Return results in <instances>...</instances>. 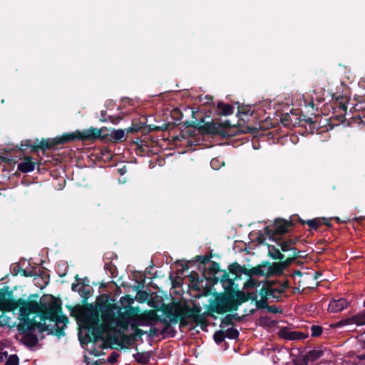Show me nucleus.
<instances>
[{"mask_svg":"<svg viewBox=\"0 0 365 365\" xmlns=\"http://www.w3.org/2000/svg\"><path fill=\"white\" fill-rule=\"evenodd\" d=\"M101 133V130L91 127L82 131L76 130L71 133H63L62 135L53 138H42L40 142L38 138H36L34 143H31V140H22L20 143V147L18 146V149L21 152H24L28 148H31V153L41 151L43 154H45L47 150L58 149V147L61 145L77 140H81L82 142L94 141L96 139L102 138Z\"/></svg>","mask_w":365,"mask_h":365,"instance_id":"1","label":"nucleus"},{"mask_svg":"<svg viewBox=\"0 0 365 365\" xmlns=\"http://www.w3.org/2000/svg\"><path fill=\"white\" fill-rule=\"evenodd\" d=\"M220 282L224 289L222 292H214V299H210L212 305V311L218 314H224L233 312L238 309L239 307L245 299L242 298L243 294L237 292V284L230 280L227 271L222 274Z\"/></svg>","mask_w":365,"mask_h":365,"instance_id":"2","label":"nucleus"},{"mask_svg":"<svg viewBox=\"0 0 365 365\" xmlns=\"http://www.w3.org/2000/svg\"><path fill=\"white\" fill-rule=\"evenodd\" d=\"M98 307L104 322L114 324L124 330L128 329L130 319L123 314L121 307L110 303L108 299L98 303Z\"/></svg>","mask_w":365,"mask_h":365,"instance_id":"3","label":"nucleus"},{"mask_svg":"<svg viewBox=\"0 0 365 365\" xmlns=\"http://www.w3.org/2000/svg\"><path fill=\"white\" fill-rule=\"evenodd\" d=\"M88 312L85 314L84 322L86 328L88 329V333L86 335L87 343H96L103 339V335L105 331V327L100 323L99 307L98 304L96 307L89 304Z\"/></svg>","mask_w":365,"mask_h":365,"instance_id":"4","label":"nucleus"},{"mask_svg":"<svg viewBox=\"0 0 365 365\" xmlns=\"http://www.w3.org/2000/svg\"><path fill=\"white\" fill-rule=\"evenodd\" d=\"M32 297L38 298L37 294H31L29 299H22L21 301L22 305L21 307V317H29L31 314H37L41 319V317H44L49 308V304L39 303L36 300H31Z\"/></svg>","mask_w":365,"mask_h":365,"instance_id":"5","label":"nucleus"},{"mask_svg":"<svg viewBox=\"0 0 365 365\" xmlns=\"http://www.w3.org/2000/svg\"><path fill=\"white\" fill-rule=\"evenodd\" d=\"M293 230V223L288 220L277 217L273 224L270 226L264 227V234L271 240H276L282 238V235H284Z\"/></svg>","mask_w":365,"mask_h":365,"instance_id":"6","label":"nucleus"},{"mask_svg":"<svg viewBox=\"0 0 365 365\" xmlns=\"http://www.w3.org/2000/svg\"><path fill=\"white\" fill-rule=\"evenodd\" d=\"M230 128H231V124L227 120L223 123L205 122V119L202 118L197 125V130L202 134L220 135L225 138L232 135L224 130V129Z\"/></svg>","mask_w":365,"mask_h":365,"instance_id":"7","label":"nucleus"},{"mask_svg":"<svg viewBox=\"0 0 365 365\" xmlns=\"http://www.w3.org/2000/svg\"><path fill=\"white\" fill-rule=\"evenodd\" d=\"M50 320L54 322L56 326L63 323V326L68 322V317L62 314V307L60 300L53 297L51 302L49 304V308L44 317H41V321Z\"/></svg>","mask_w":365,"mask_h":365,"instance_id":"8","label":"nucleus"},{"mask_svg":"<svg viewBox=\"0 0 365 365\" xmlns=\"http://www.w3.org/2000/svg\"><path fill=\"white\" fill-rule=\"evenodd\" d=\"M23 322L17 326L19 331L21 334H25L29 331L34 330L37 328L39 331L43 332L48 330V327L46 323L36 322L34 319H30L29 317H21Z\"/></svg>","mask_w":365,"mask_h":365,"instance_id":"9","label":"nucleus"},{"mask_svg":"<svg viewBox=\"0 0 365 365\" xmlns=\"http://www.w3.org/2000/svg\"><path fill=\"white\" fill-rule=\"evenodd\" d=\"M225 270L220 269V264L215 261H210V264L208 268H204L202 277L205 280L210 282L211 284L215 285L220 282L221 277H217L218 272H224ZM224 273H222L223 274Z\"/></svg>","mask_w":365,"mask_h":365,"instance_id":"10","label":"nucleus"},{"mask_svg":"<svg viewBox=\"0 0 365 365\" xmlns=\"http://www.w3.org/2000/svg\"><path fill=\"white\" fill-rule=\"evenodd\" d=\"M274 241L277 243V245L280 247L281 251L283 252L290 251V254L297 252V255H299L301 252V251L295 247L297 242L299 241V237L297 236L287 238L282 237Z\"/></svg>","mask_w":365,"mask_h":365,"instance_id":"11","label":"nucleus"},{"mask_svg":"<svg viewBox=\"0 0 365 365\" xmlns=\"http://www.w3.org/2000/svg\"><path fill=\"white\" fill-rule=\"evenodd\" d=\"M115 331L118 332L120 335V339H119L118 337L115 335L110 336V340L112 343L120 346L121 348L125 347L124 344L129 346L135 343V339L134 338L133 334L126 335L120 330H116Z\"/></svg>","mask_w":365,"mask_h":365,"instance_id":"12","label":"nucleus"},{"mask_svg":"<svg viewBox=\"0 0 365 365\" xmlns=\"http://www.w3.org/2000/svg\"><path fill=\"white\" fill-rule=\"evenodd\" d=\"M279 336L287 340H302L308 337L307 334L301 331H291L286 327L282 328L279 330Z\"/></svg>","mask_w":365,"mask_h":365,"instance_id":"13","label":"nucleus"},{"mask_svg":"<svg viewBox=\"0 0 365 365\" xmlns=\"http://www.w3.org/2000/svg\"><path fill=\"white\" fill-rule=\"evenodd\" d=\"M349 304V302L343 297H340L339 299H332L329 304L328 309L331 312L336 313L341 312L345 308H346Z\"/></svg>","mask_w":365,"mask_h":365,"instance_id":"14","label":"nucleus"},{"mask_svg":"<svg viewBox=\"0 0 365 365\" xmlns=\"http://www.w3.org/2000/svg\"><path fill=\"white\" fill-rule=\"evenodd\" d=\"M180 309L185 311V314L188 317L192 322L197 319L201 313L202 309L200 306L194 304L193 307H190L187 304H184L182 307H179Z\"/></svg>","mask_w":365,"mask_h":365,"instance_id":"15","label":"nucleus"},{"mask_svg":"<svg viewBox=\"0 0 365 365\" xmlns=\"http://www.w3.org/2000/svg\"><path fill=\"white\" fill-rule=\"evenodd\" d=\"M266 264V261H263L260 264H258L256 267L250 269L246 268L245 272H244V274L247 277L258 276L267 277Z\"/></svg>","mask_w":365,"mask_h":365,"instance_id":"16","label":"nucleus"},{"mask_svg":"<svg viewBox=\"0 0 365 365\" xmlns=\"http://www.w3.org/2000/svg\"><path fill=\"white\" fill-rule=\"evenodd\" d=\"M179 307H182L180 304L175 305L163 304L160 310L163 314L171 320V318L176 317L180 312Z\"/></svg>","mask_w":365,"mask_h":365,"instance_id":"17","label":"nucleus"},{"mask_svg":"<svg viewBox=\"0 0 365 365\" xmlns=\"http://www.w3.org/2000/svg\"><path fill=\"white\" fill-rule=\"evenodd\" d=\"M266 264L267 277H269L271 276H280L283 274L284 270L279 262L271 263L266 261Z\"/></svg>","mask_w":365,"mask_h":365,"instance_id":"18","label":"nucleus"},{"mask_svg":"<svg viewBox=\"0 0 365 365\" xmlns=\"http://www.w3.org/2000/svg\"><path fill=\"white\" fill-rule=\"evenodd\" d=\"M246 267L245 266L242 267L239 263L235 262L230 264L228 266V274H235V277L233 279L230 278V280H233L235 282V280H237L240 278L242 274H244V272H245Z\"/></svg>","mask_w":365,"mask_h":365,"instance_id":"19","label":"nucleus"},{"mask_svg":"<svg viewBox=\"0 0 365 365\" xmlns=\"http://www.w3.org/2000/svg\"><path fill=\"white\" fill-rule=\"evenodd\" d=\"M36 163L32 160V157H26L24 160L19 163L18 170L24 173H27L34 170Z\"/></svg>","mask_w":365,"mask_h":365,"instance_id":"20","label":"nucleus"},{"mask_svg":"<svg viewBox=\"0 0 365 365\" xmlns=\"http://www.w3.org/2000/svg\"><path fill=\"white\" fill-rule=\"evenodd\" d=\"M233 106L224 103L223 102H219L216 106V113L219 115H229L233 113Z\"/></svg>","mask_w":365,"mask_h":365,"instance_id":"21","label":"nucleus"},{"mask_svg":"<svg viewBox=\"0 0 365 365\" xmlns=\"http://www.w3.org/2000/svg\"><path fill=\"white\" fill-rule=\"evenodd\" d=\"M22 301V298H19L18 299H15L14 298H9L6 299L3 302L5 304L6 308L9 311H14L16 309H19V314L21 315V307L22 305V303H21Z\"/></svg>","mask_w":365,"mask_h":365,"instance_id":"22","label":"nucleus"},{"mask_svg":"<svg viewBox=\"0 0 365 365\" xmlns=\"http://www.w3.org/2000/svg\"><path fill=\"white\" fill-rule=\"evenodd\" d=\"M133 143L137 145L136 153L138 154L145 153L149 150L148 141L145 139H142L141 138H136L134 140H133Z\"/></svg>","mask_w":365,"mask_h":365,"instance_id":"23","label":"nucleus"},{"mask_svg":"<svg viewBox=\"0 0 365 365\" xmlns=\"http://www.w3.org/2000/svg\"><path fill=\"white\" fill-rule=\"evenodd\" d=\"M187 319H190V318L186 316V314H185V311H182L181 309H180V312L178 313L177 317H174V318H171V322L173 324H176L179 321L180 327H185L189 324Z\"/></svg>","mask_w":365,"mask_h":365,"instance_id":"24","label":"nucleus"},{"mask_svg":"<svg viewBox=\"0 0 365 365\" xmlns=\"http://www.w3.org/2000/svg\"><path fill=\"white\" fill-rule=\"evenodd\" d=\"M268 255L274 260H282L284 255L281 252V250L277 248L274 245H268Z\"/></svg>","mask_w":365,"mask_h":365,"instance_id":"25","label":"nucleus"},{"mask_svg":"<svg viewBox=\"0 0 365 365\" xmlns=\"http://www.w3.org/2000/svg\"><path fill=\"white\" fill-rule=\"evenodd\" d=\"M144 125H145L144 123H142L139 120H133L132 125L130 127L128 128L127 129H125L127 134H128L130 133H134L141 130L142 129H143L145 128Z\"/></svg>","mask_w":365,"mask_h":365,"instance_id":"26","label":"nucleus"},{"mask_svg":"<svg viewBox=\"0 0 365 365\" xmlns=\"http://www.w3.org/2000/svg\"><path fill=\"white\" fill-rule=\"evenodd\" d=\"M359 317V314L356 315H354V317L345 319H341L339 322L336 324V327H343L348 324H356V325H361V324L358 323L359 319L357 317Z\"/></svg>","mask_w":365,"mask_h":365,"instance_id":"27","label":"nucleus"},{"mask_svg":"<svg viewBox=\"0 0 365 365\" xmlns=\"http://www.w3.org/2000/svg\"><path fill=\"white\" fill-rule=\"evenodd\" d=\"M299 256V255H297V252H294V254H289V256L287 259L279 260V263L282 265V267L283 268V270L289 267L293 262L295 261V259Z\"/></svg>","mask_w":365,"mask_h":365,"instance_id":"28","label":"nucleus"},{"mask_svg":"<svg viewBox=\"0 0 365 365\" xmlns=\"http://www.w3.org/2000/svg\"><path fill=\"white\" fill-rule=\"evenodd\" d=\"M110 138L113 142L122 141L125 139V130H113L110 135Z\"/></svg>","mask_w":365,"mask_h":365,"instance_id":"29","label":"nucleus"},{"mask_svg":"<svg viewBox=\"0 0 365 365\" xmlns=\"http://www.w3.org/2000/svg\"><path fill=\"white\" fill-rule=\"evenodd\" d=\"M212 305L210 302L208 306L207 307L206 311L204 312H201L197 319H200V318H203V319H206L207 317H211L212 318L216 319L217 317L215 315V312L212 311Z\"/></svg>","mask_w":365,"mask_h":365,"instance_id":"30","label":"nucleus"},{"mask_svg":"<svg viewBox=\"0 0 365 365\" xmlns=\"http://www.w3.org/2000/svg\"><path fill=\"white\" fill-rule=\"evenodd\" d=\"M133 356L138 363L143 365L147 364L150 358V356L146 353H137Z\"/></svg>","mask_w":365,"mask_h":365,"instance_id":"31","label":"nucleus"},{"mask_svg":"<svg viewBox=\"0 0 365 365\" xmlns=\"http://www.w3.org/2000/svg\"><path fill=\"white\" fill-rule=\"evenodd\" d=\"M212 257V255H197L194 257L195 262H199L200 266L205 268V266L208 262H210V258Z\"/></svg>","mask_w":365,"mask_h":365,"instance_id":"32","label":"nucleus"},{"mask_svg":"<svg viewBox=\"0 0 365 365\" xmlns=\"http://www.w3.org/2000/svg\"><path fill=\"white\" fill-rule=\"evenodd\" d=\"M305 225H307L311 229L317 231L321 227L320 217L306 220Z\"/></svg>","mask_w":365,"mask_h":365,"instance_id":"33","label":"nucleus"},{"mask_svg":"<svg viewBox=\"0 0 365 365\" xmlns=\"http://www.w3.org/2000/svg\"><path fill=\"white\" fill-rule=\"evenodd\" d=\"M91 287H80L78 290V292L81 295V297L83 298V303H86L90 294H91Z\"/></svg>","mask_w":365,"mask_h":365,"instance_id":"34","label":"nucleus"},{"mask_svg":"<svg viewBox=\"0 0 365 365\" xmlns=\"http://www.w3.org/2000/svg\"><path fill=\"white\" fill-rule=\"evenodd\" d=\"M120 302L121 308L123 307L125 309L128 307H131V304L134 302V299L130 295L126 294L120 299Z\"/></svg>","mask_w":365,"mask_h":365,"instance_id":"35","label":"nucleus"},{"mask_svg":"<svg viewBox=\"0 0 365 365\" xmlns=\"http://www.w3.org/2000/svg\"><path fill=\"white\" fill-rule=\"evenodd\" d=\"M188 277L190 282L194 284H199L200 283L202 282L203 280L205 279L202 276V278L200 279L199 274L195 271H192L188 275Z\"/></svg>","mask_w":365,"mask_h":365,"instance_id":"36","label":"nucleus"},{"mask_svg":"<svg viewBox=\"0 0 365 365\" xmlns=\"http://www.w3.org/2000/svg\"><path fill=\"white\" fill-rule=\"evenodd\" d=\"M237 292H239L240 294H243L242 298H245V299L242 302V304L248 302L249 300L255 301V302L256 300H257V295L256 293L250 294V292H245L241 291L238 287Z\"/></svg>","mask_w":365,"mask_h":365,"instance_id":"37","label":"nucleus"},{"mask_svg":"<svg viewBox=\"0 0 365 365\" xmlns=\"http://www.w3.org/2000/svg\"><path fill=\"white\" fill-rule=\"evenodd\" d=\"M225 336L230 339H236L240 336L239 331L234 327L228 328L225 331Z\"/></svg>","mask_w":365,"mask_h":365,"instance_id":"38","label":"nucleus"},{"mask_svg":"<svg viewBox=\"0 0 365 365\" xmlns=\"http://www.w3.org/2000/svg\"><path fill=\"white\" fill-rule=\"evenodd\" d=\"M175 124L173 123H163L161 125H154L153 128H150V130H153L155 131H166L171 130L174 128Z\"/></svg>","mask_w":365,"mask_h":365,"instance_id":"39","label":"nucleus"},{"mask_svg":"<svg viewBox=\"0 0 365 365\" xmlns=\"http://www.w3.org/2000/svg\"><path fill=\"white\" fill-rule=\"evenodd\" d=\"M123 312L128 318L130 319L134 318L138 314V309L133 306L128 307L125 308V312Z\"/></svg>","mask_w":365,"mask_h":365,"instance_id":"40","label":"nucleus"},{"mask_svg":"<svg viewBox=\"0 0 365 365\" xmlns=\"http://www.w3.org/2000/svg\"><path fill=\"white\" fill-rule=\"evenodd\" d=\"M56 327H57L55 329L54 331L52 328L51 329L48 328V330H47V331H48V333L54 334L58 338L63 336L65 335V331H64L65 326H62L61 327H60L58 326H56Z\"/></svg>","mask_w":365,"mask_h":365,"instance_id":"41","label":"nucleus"},{"mask_svg":"<svg viewBox=\"0 0 365 365\" xmlns=\"http://www.w3.org/2000/svg\"><path fill=\"white\" fill-rule=\"evenodd\" d=\"M225 337L226 336L225 331H223L222 330L215 331L213 335V339L218 344L223 342L225 341Z\"/></svg>","mask_w":365,"mask_h":365,"instance_id":"42","label":"nucleus"},{"mask_svg":"<svg viewBox=\"0 0 365 365\" xmlns=\"http://www.w3.org/2000/svg\"><path fill=\"white\" fill-rule=\"evenodd\" d=\"M277 292H278L277 289H275L273 287H270L269 292H268L267 300L269 299H273L276 302L280 301L281 295L277 294Z\"/></svg>","mask_w":365,"mask_h":365,"instance_id":"43","label":"nucleus"},{"mask_svg":"<svg viewBox=\"0 0 365 365\" xmlns=\"http://www.w3.org/2000/svg\"><path fill=\"white\" fill-rule=\"evenodd\" d=\"M308 352H309V356L311 357L312 361H314L317 360L318 359L322 357L324 354V352L322 350L313 349Z\"/></svg>","mask_w":365,"mask_h":365,"instance_id":"44","label":"nucleus"},{"mask_svg":"<svg viewBox=\"0 0 365 365\" xmlns=\"http://www.w3.org/2000/svg\"><path fill=\"white\" fill-rule=\"evenodd\" d=\"M19 358L16 354H11L8 356L5 365H19Z\"/></svg>","mask_w":365,"mask_h":365,"instance_id":"45","label":"nucleus"},{"mask_svg":"<svg viewBox=\"0 0 365 365\" xmlns=\"http://www.w3.org/2000/svg\"><path fill=\"white\" fill-rule=\"evenodd\" d=\"M312 336L318 337L322 334V327L319 325H312L311 327Z\"/></svg>","mask_w":365,"mask_h":365,"instance_id":"46","label":"nucleus"},{"mask_svg":"<svg viewBox=\"0 0 365 365\" xmlns=\"http://www.w3.org/2000/svg\"><path fill=\"white\" fill-rule=\"evenodd\" d=\"M259 285L260 282L257 279L252 278L251 277H250V279L247 281V282L245 284L246 287L252 289L258 287Z\"/></svg>","mask_w":365,"mask_h":365,"instance_id":"47","label":"nucleus"},{"mask_svg":"<svg viewBox=\"0 0 365 365\" xmlns=\"http://www.w3.org/2000/svg\"><path fill=\"white\" fill-rule=\"evenodd\" d=\"M196 130L197 129L195 128H187V130H182L180 133V136L182 137V138H185L186 137H193L195 135Z\"/></svg>","mask_w":365,"mask_h":365,"instance_id":"48","label":"nucleus"},{"mask_svg":"<svg viewBox=\"0 0 365 365\" xmlns=\"http://www.w3.org/2000/svg\"><path fill=\"white\" fill-rule=\"evenodd\" d=\"M222 324L226 325V326H232L234 327L235 324L233 322L232 317L230 314H227L225 317L222 318L221 319Z\"/></svg>","mask_w":365,"mask_h":365,"instance_id":"49","label":"nucleus"},{"mask_svg":"<svg viewBox=\"0 0 365 365\" xmlns=\"http://www.w3.org/2000/svg\"><path fill=\"white\" fill-rule=\"evenodd\" d=\"M289 281L286 280V281L283 282L279 287H277L274 289L278 290L277 294L282 295V294H284L286 292V290L289 288Z\"/></svg>","mask_w":365,"mask_h":365,"instance_id":"50","label":"nucleus"},{"mask_svg":"<svg viewBox=\"0 0 365 365\" xmlns=\"http://www.w3.org/2000/svg\"><path fill=\"white\" fill-rule=\"evenodd\" d=\"M356 100L358 103L356 105L358 110H364L365 111V94L364 96H358Z\"/></svg>","mask_w":365,"mask_h":365,"instance_id":"51","label":"nucleus"},{"mask_svg":"<svg viewBox=\"0 0 365 365\" xmlns=\"http://www.w3.org/2000/svg\"><path fill=\"white\" fill-rule=\"evenodd\" d=\"M255 305L257 309H267L268 303L267 299H262L260 300H256Z\"/></svg>","mask_w":365,"mask_h":365,"instance_id":"52","label":"nucleus"},{"mask_svg":"<svg viewBox=\"0 0 365 365\" xmlns=\"http://www.w3.org/2000/svg\"><path fill=\"white\" fill-rule=\"evenodd\" d=\"M193 323L196 324L197 325H200L201 329L205 331L208 326V322L207 319H203V318H200V319H195L192 321Z\"/></svg>","mask_w":365,"mask_h":365,"instance_id":"53","label":"nucleus"},{"mask_svg":"<svg viewBox=\"0 0 365 365\" xmlns=\"http://www.w3.org/2000/svg\"><path fill=\"white\" fill-rule=\"evenodd\" d=\"M289 221H292L293 223V228L294 227L295 222H299L301 225H305L306 220H302L298 215H293L290 217V219L288 220Z\"/></svg>","mask_w":365,"mask_h":365,"instance_id":"54","label":"nucleus"},{"mask_svg":"<svg viewBox=\"0 0 365 365\" xmlns=\"http://www.w3.org/2000/svg\"><path fill=\"white\" fill-rule=\"evenodd\" d=\"M131 328L132 329H134L135 330V332L133 334L134 336V338L135 339V341H137L138 338H141V336L144 334V331H143L142 329L136 327L135 325H132L131 326Z\"/></svg>","mask_w":365,"mask_h":365,"instance_id":"55","label":"nucleus"},{"mask_svg":"<svg viewBox=\"0 0 365 365\" xmlns=\"http://www.w3.org/2000/svg\"><path fill=\"white\" fill-rule=\"evenodd\" d=\"M105 269L106 270H108L113 277H115L117 269L116 267L113 265L112 263L106 264Z\"/></svg>","mask_w":365,"mask_h":365,"instance_id":"56","label":"nucleus"},{"mask_svg":"<svg viewBox=\"0 0 365 365\" xmlns=\"http://www.w3.org/2000/svg\"><path fill=\"white\" fill-rule=\"evenodd\" d=\"M183 126H185V129H187L189 128L197 129V125H199V123H197L196 121H189L186 120L182 123Z\"/></svg>","mask_w":365,"mask_h":365,"instance_id":"57","label":"nucleus"},{"mask_svg":"<svg viewBox=\"0 0 365 365\" xmlns=\"http://www.w3.org/2000/svg\"><path fill=\"white\" fill-rule=\"evenodd\" d=\"M119 357V354L117 352H112L109 356L108 357V362L113 364L118 361V358Z\"/></svg>","mask_w":365,"mask_h":365,"instance_id":"58","label":"nucleus"},{"mask_svg":"<svg viewBox=\"0 0 365 365\" xmlns=\"http://www.w3.org/2000/svg\"><path fill=\"white\" fill-rule=\"evenodd\" d=\"M270 287H267L265 285H264L260 290L259 291V294L262 299H267L268 296V292Z\"/></svg>","mask_w":365,"mask_h":365,"instance_id":"59","label":"nucleus"},{"mask_svg":"<svg viewBox=\"0 0 365 365\" xmlns=\"http://www.w3.org/2000/svg\"><path fill=\"white\" fill-rule=\"evenodd\" d=\"M267 310L269 312L273 313V314L281 313L282 312V310L280 308L277 307L275 306H269V304L267 306Z\"/></svg>","mask_w":365,"mask_h":365,"instance_id":"60","label":"nucleus"},{"mask_svg":"<svg viewBox=\"0 0 365 365\" xmlns=\"http://www.w3.org/2000/svg\"><path fill=\"white\" fill-rule=\"evenodd\" d=\"M22 276L24 277H34L35 276V273L34 271H27L24 269H22L21 267L20 269V272H19Z\"/></svg>","mask_w":365,"mask_h":365,"instance_id":"61","label":"nucleus"},{"mask_svg":"<svg viewBox=\"0 0 365 365\" xmlns=\"http://www.w3.org/2000/svg\"><path fill=\"white\" fill-rule=\"evenodd\" d=\"M75 280L77 282V283L76 284L73 283L71 284V289L73 292H78V290L79 289L78 285L80 284V283H79L80 278H79L78 274H76L75 276Z\"/></svg>","mask_w":365,"mask_h":365,"instance_id":"62","label":"nucleus"},{"mask_svg":"<svg viewBox=\"0 0 365 365\" xmlns=\"http://www.w3.org/2000/svg\"><path fill=\"white\" fill-rule=\"evenodd\" d=\"M79 283H80V284H81V287H90V286H89L90 280L86 277L83 279H80Z\"/></svg>","mask_w":365,"mask_h":365,"instance_id":"63","label":"nucleus"},{"mask_svg":"<svg viewBox=\"0 0 365 365\" xmlns=\"http://www.w3.org/2000/svg\"><path fill=\"white\" fill-rule=\"evenodd\" d=\"M357 319H359L358 323L365 324V311L359 313Z\"/></svg>","mask_w":365,"mask_h":365,"instance_id":"64","label":"nucleus"}]
</instances>
